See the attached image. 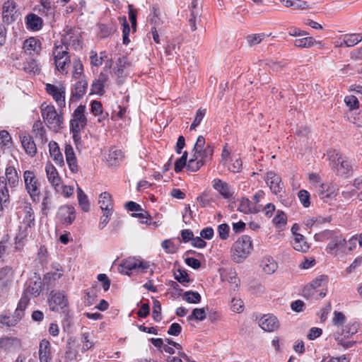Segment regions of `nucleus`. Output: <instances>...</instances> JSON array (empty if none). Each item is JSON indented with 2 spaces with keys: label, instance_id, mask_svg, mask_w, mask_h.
<instances>
[{
  "label": "nucleus",
  "instance_id": "nucleus-1",
  "mask_svg": "<svg viewBox=\"0 0 362 362\" xmlns=\"http://www.w3.org/2000/svg\"><path fill=\"white\" fill-rule=\"evenodd\" d=\"M7 182L11 188H14L18 185V174L13 166L7 167L5 171V176L0 177V213L3 210V203H6L9 199V193L6 185Z\"/></svg>",
  "mask_w": 362,
  "mask_h": 362
},
{
  "label": "nucleus",
  "instance_id": "nucleus-2",
  "mask_svg": "<svg viewBox=\"0 0 362 362\" xmlns=\"http://www.w3.org/2000/svg\"><path fill=\"white\" fill-rule=\"evenodd\" d=\"M251 238L243 235L238 238L232 247V259L237 263L243 262L252 250Z\"/></svg>",
  "mask_w": 362,
  "mask_h": 362
},
{
  "label": "nucleus",
  "instance_id": "nucleus-3",
  "mask_svg": "<svg viewBox=\"0 0 362 362\" xmlns=\"http://www.w3.org/2000/svg\"><path fill=\"white\" fill-rule=\"evenodd\" d=\"M41 113L43 119L49 129L56 131L61 127L63 122L62 117L57 112L53 105H47L45 107L42 105Z\"/></svg>",
  "mask_w": 362,
  "mask_h": 362
},
{
  "label": "nucleus",
  "instance_id": "nucleus-4",
  "mask_svg": "<svg viewBox=\"0 0 362 362\" xmlns=\"http://www.w3.org/2000/svg\"><path fill=\"white\" fill-rule=\"evenodd\" d=\"M25 187L27 192L30 196L33 201H39L40 194V184L38 182L34 172L25 170L23 173Z\"/></svg>",
  "mask_w": 362,
  "mask_h": 362
},
{
  "label": "nucleus",
  "instance_id": "nucleus-5",
  "mask_svg": "<svg viewBox=\"0 0 362 362\" xmlns=\"http://www.w3.org/2000/svg\"><path fill=\"white\" fill-rule=\"evenodd\" d=\"M86 107L79 105L74 112L73 117L70 122L71 130L74 134V138L76 139L81 129L86 125L87 119L84 115Z\"/></svg>",
  "mask_w": 362,
  "mask_h": 362
},
{
  "label": "nucleus",
  "instance_id": "nucleus-6",
  "mask_svg": "<svg viewBox=\"0 0 362 362\" xmlns=\"http://www.w3.org/2000/svg\"><path fill=\"white\" fill-rule=\"evenodd\" d=\"M49 309L52 311H59L68 305V300L64 291H52L48 300Z\"/></svg>",
  "mask_w": 362,
  "mask_h": 362
},
{
  "label": "nucleus",
  "instance_id": "nucleus-7",
  "mask_svg": "<svg viewBox=\"0 0 362 362\" xmlns=\"http://www.w3.org/2000/svg\"><path fill=\"white\" fill-rule=\"evenodd\" d=\"M80 344H78L74 339L69 338L67 340L66 345V351L64 353L65 362H74L78 360L81 357L78 353V348Z\"/></svg>",
  "mask_w": 362,
  "mask_h": 362
},
{
  "label": "nucleus",
  "instance_id": "nucleus-8",
  "mask_svg": "<svg viewBox=\"0 0 362 362\" xmlns=\"http://www.w3.org/2000/svg\"><path fill=\"white\" fill-rule=\"evenodd\" d=\"M47 92L51 95L59 107L65 106V87L62 85L57 86L52 84H47Z\"/></svg>",
  "mask_w": 362,
  "mask_h": 362
},
{
  "label": "nucleus",
  "instance_id": "nucleus-9",
  "mask_svg": "<svg viewBox=\"0 0 362 362\" xmlns=\"http://www.w3.org/2000/svg\"><path fill=\"white\" fill-rule=\"evenodd\" d=\"M265 182L274 194L281 193L284 189L281 178L274 172H267L265 175Z\"/></svg>",
  "mask_w": 362,
  "mask_h": 362
},
{
  "label": "nucleus",
  "instance_id": "nucleus-10",
  "mask_svg": "<svg viewBox=\"0 0 362 362\" xmlns=\"http://www.w3.org/2000/svg\"><path fill=\"white\" fill-rule=\"evenodd\" d=\"M346 240L342 235H334L327 244L326 250L329 254L337 253L338 250H341V252H346Z\"/></svg>",
  "mask_w": 362,
  "mask_h": 362
},
{
  "label": "nucleus",
  "instance_id": "nucleus-11",
  "mask_svg": "<svg viewBox=\"0 0 362 362\" xmlns=\"http://www.w3.org/2000/svg\"><path fill=\"white\" fill-rule=\"evenodd\" d=\"M259 325L267 332H274L279 329V323L277 318L273 315H264L259 320Z\"/></svg>",
  "mask_w": 362,
  "mask_h": 362
},
{
  "label": "nucleus",
  "instance_id": "nucleus-12",
  "mask_svg": "<svg viewBox=\"0 0 362 362\" xmlns=\"http://www.w3.org/2000/svg\"><path fill=\"white\" fill-rule=\"evenodd\" d=\"M32 132L40 147L41 146H43L47 142L48 139L46 135V129L42 121L37 120L34 122Z\"/></svg>",
  "mask_w": 362,
  "mask_h": 362
},
{
  "label": "nucleus",
  "instance_id": "nucleus-13",
  "mask_svg": "<svg viewBox=\"0 0 362 362\" xmlns=\"http://www.w3.org/2000/svg\"><path fill=\"white\" fill-rule=\"evenodd\" d=\"M21 142L25 153L30 157L37 153V146L33 140V136L24 134L20 136Z\"/></svg>",
  "mask_w": 362,
  "mask_h": 362
},
{
  "label": "nucleus",
  "instance_id": "nucleus-14",
  "mask_svg": "<svg viewBox=\"0 0 362 362\" xmlns=\"http://www.w3.org/2000/svg\"><path fill=\"white\" fill-rule=\"evenodd\" d=\"M59 42L66 47L67 49H69V47H71L75 49L78 47H81L78 35L75 34L71 30L66 32Z\"/></svg>",
  "mask_w": 362,
  "mask_h": 362
},
{
  "label": "nucleus",
  "instance_id": "nucleus-15",
  "mask_svg": "<svg viewBox=\"0 0 362 362\" xmlns=\"http://www.w3.org/2000/svg\"><path fill=\"white\" fill-rule=\"evenodd\" d=\"M45 172L47 180L52 187L56 188L61 185V177H59L57 169L51 163L49 162L46 164Z\"/></svg>",
  "mask_w": 362,
  "mask_h": 362
},
{
  "label": "nucleus",
  "instance_id": "nucleus-16",
  "mask_svg": "<svg viewBox=\"0 0 362 362\" xmlns=\"http://www.w3.org/2000/svg\"><path fill=\"white\" fill-rule=\"evenodd\" d=\"M38 354L40 362H52L51 346L49 341L43 339L40 341Z\"/></svg>",
  "mask_w": 362,
  "mask_h": 362
},
{
  "label": "nucleus",
  "instance_id": "nucleus-17",
  "mask_svg": "<svg viewBox=\"0 0 362 362\" xmlns=\"http://www.w3.org/2000/svg\"><path fill=\"white\" fill-rule=\"evenodd\" d=\"M61 221L64 225H71L76 218L75 209L71 206H64L59 209Z\"/></svg>",
  "mask_w": 362,
  "mask_h": 362
},
{
  "label": "nucleus",
  "instance_id": "nucleus-18",
  "mask_svg": "<svg viewBox=\"0 0 362 362\" xmlns=\"http://www.w3.org/2000/svg\"><path fill=\"white\" fill-rule=\"evenodd\" d=\"M15 3L13 1H6L2 8V18L7 24L14 21Z\"/></svg>",
  "mask_w": 362,
  "mask_h": 362
},
{
  "label": "nucleus",
  "instance_id": "nucleus-19",
  "mask_svg": "<svg viewBox=\"0 0 362 362\" xmlns=\"http://www.w3.org/2000/svg\"><path fill=\"white\" fill-rule=\"evenodd\" d=\"M108 76L105 74L100 73L98 78L93 81L91 86V92L93 93L98 94L100 95L104 93V86L108 81Z\"/></svg>",
  "mask_w": 362,
  "mask_h": 362
},
{
  "label": "nucleus",
  "instance_id": "nucleus-20",
  "mask_svg": "<svg viewBox=\"0 0 362 362\" xmlns=\"http://www.w3.org/2000/svg\"><path fill=\"white\" fill-rule=\"evenodd\" d=\"M138 259L135 257H129L124 259L118 267V271L119 273L129 275L130 271L137 269L139 264H137Z\"/></svg>",
  "mask_w": 362,
  "mask_h": 362
},
{
  "label": "nucleus",
  "instance_id": "nucleus-21",
  "mask_svg": "<svg viewBox=\"0 0 362 362\" xmlns=\"http://www.w3.org/2000/svg\"><path fill=\"white\" fill-rule=\"evenodd\" d=\"M213 187L223 198L230 199L233 197V192H232L230 187L228 183L223 182L221 180H214Z\"/></svg>",
  "mask_w": 362,
  "mask_h": 362
},
{
  "label": "nucleus",
  "instance_id": "nucleus-22",
  "mask_svg": "<svg viewBox=\"0 0 362 362\" xmlns=\"http://www.w3.org/2000/svg\"><path fill=\"white\" fill-rule=\"evenodd\" d=\"M23 49L25 52H28L29 54H31L32 52L37 54L41 50L40 41L35 37H30L25 40Z\"/></svg>",
  "mask_w": 362,
  "mask_h": 362
},
{
  "label": "nucleus",
  "instance_id": "nucleus-23",
  "mask_svg": "<svg viewBox=\"0 0 362 362\" xmlns=\"http://www.w3.org/2000/svg\"><path fill=\"white\" fill-rule=\"evenodd\" d=\"M351 170V166L346 160H343L339 156L337 158V165L336 166V173L338 175L347 177Z\"/></svg>",
  "mask_w": 362,
  "mask_h": 362
},
{
  "label": "nucleus",
  "instance_id": "nucleus-24",
  "mask_svg": "<svg viewBox=\"0 0 362 362\" xmlns=\"http://www.w3.org/2000/svg\"><path fill=\"white\" fill-rule=\"evenodd\" d=\"M261 267L264 272L268 274L275 272L278 268L277 263L271 257H264L261 260Z\"/></svg>",
  "mask_w": 362,
  "mask_h": 362
},
{
  "label": "nucleus",
  "instance_id": "nucleus-25",
  "mask_svg": "<svg viewBox=\"0 0 362 362\" xmlns=\"http://www.w3.org/2000/svg\"><path fill=\"white\" fill-rule=\"evenodd\" d=\"M49 148L50 156L53 158L55 163L60 165H64L63 156L60 152L58 144L55 141H50L49 143Z\"/></svg>",
  "mask_w": 362,
  "mask_h": 362
},
{
  "label": "nucleus",
  "instance_id": "nucleus-26",
  "mask_svg": "<svg viewBox=\"0 0 362 362\" xmlns=\"http://www.w3.org/2000/svg\"><path fill=\"white\" fill-rule=\"evenodd\" d=\"M11 276L10 274V270L8 269H2L0 270V291H6L11 284Z\"/></svg>",
  "mask_w": 362,
  "mask_h": 362
},
{
  "label": "nucleus",
  "instance_id": "nucleus-27",
  "mask_svg": "<svg viewBox=\"0 0 362 362\" xmlns=\"http://www.w3.org/2000/svg\"><path fill=\"white\" fill-rule=\"evenodd\" d=\"M26 24L28 28L33 30H39L42 28V20L36 14L30 13L26 16Z\"/></svg>",
  "mask_w": 362,
  "mask_h": 362
},
{
  "label": "nucleus",
  "instance_id": "nucleus-28",
  "mask_svg": "<svg viewBox=\"0 0 362 362\" xmlns=\"http://www.w3.org/2000/svg\"><path fill=\"white\" fill-rule=\"evenodd\" d=\"M81 342L83 344V346L81 349V351L84 353L85 351L90 349L93 347L95 343L93 341V334L91 332H83L81 334Z\"/></svg>",
  "mask_w": 362,
  "mask_h": 362
},
{
  "label": "nucleus",
  "instance_id": "nucleus-29",
  "mask_svg": "<svg viewBox=\"0 0 362 362\" xmlns=\"http://www.w3.org/2000/svg\"><path fill=\"white\" fill-rule=\"evenodd\" d=\"M88 87V83L86 80H81L76 83L71 89L72 97L81 98L86 93Z\"/></svg>",
  "mask_w": 362,
  "mask_h": 362
},
{
  "label": "nucleus",
  "instance_id": "nucleus-30",
  "mask_svg": "<svg viewBox=\"0 0 362 362\" xmlns=\"http://www.w3.org/2000/svg\"><path fill=\"white\" fill-rule=\"evenodd\" d=\"M42 289V281L40 278H37L35 281H30L29 285L24 293H28L36 297L38 296L41 292Z\"/></svg>",
  "mask_w": 362,
  "mask_h": 362
},
{
  "label": "nucleus",
  "instance_id": "nucleus-31",
  "mask_svg": "<svg viewBox=\"0 0 362 362\" xmlns=\"http://www.w3.org/2000/svg\"><path fill=\"white\" fill-rule=\"evenodd\" d=\"M294 45L300 48H310L315 45H321V42L315 40L312 37H305L296 39L294 41Z\"/></svg>",
  "mask_w": 362,
  "mask_h": 362
},
{
  "label": "nucleus",
  "instance_id": "nucleus-32",
  "mask_svg": "<svg viewBox=\"0 0 362 362\" xmlns=\"http://www.w3.org/2000/svg\"><path fill=\"white\" fill-rule=\"evenodd\" d=\"M292 245L293 248L299 252H306L309 249V245L302 235H296V238H293Z\"/></svg>",
  "mask_w": 362,
  "mask_h": 362
},
{
  "label": "nucleus",
  "instance_id": "nucleus-33",
  "mask_svg": "<svg viewBox=\"0 0 362 362\" xmlns=\"http://www.w3.org/2000/svg\"><path fill=\"white\" fill-rule=\"evenodd\" d=\"M68 49L66 47H64L63 45L60 44L59 42H57L54 44V47L53 50V56L54 59H65L66 56L69 55Z\"/></svg>",
  "mask_w": 362,
  "mask_h": 362
},
{
  "label": "nucleus",
  "instance_id": "nucleus-34",
  "mask_svg": "<svg viewBox=\"0 0 362 362\" xmlns=\"http://www.w3.org/2000/svg\"><path fill=\"white\" fill-rule=\"evenodd\" d=\"M269 35H266L264 33L250 34L246 37L245 40L248 46L253 47L260 44L266 37H269Z\"/></svg>",
  "mask_w": 362,
  "mask_h": 362
},
{
  "label": "nucleus",
  "instance_id": "nucleus-35",
  "mask_svg": "<svg viewBox=\"0 0 362 362\" xmlns=\"http://www.w3.org/2000/svg\"><path fill=\"white\" fill-rule=\"evenodd\" d=\"M362 41V35L360 33L346 34L344 35V42L346 47H354Z\"/></svg>",
  "mask_w": 362,
  "mask_h": 362
},
{
  "label": "nucleus",
  "instance_id": "nucleus-36",
  "mask_svg": "<svg viewBox=\"0 0 362 362\" xmlns=\"http://www.w3.org/2000/svg\"><path fill=\"white\" fill-rule=\"evenodd\" d=\"M77 194L78 203L82 210L85 212L88 211L90 209V204L86 194L79 187L77 189Z\"/></svg>",
  "mask_w": 362,
  "mask_h": 362
},
{
  "label": "nucleus",
  "instance_id": "nucleus-37",
  "mask_svg": "<svg viewBox=\"0 0 362 362\" xmlns=\"http://www.w3.org/2000/svg\"><path fill=\"white\" fill-rule=\"evenodd\" d=\"M204 160H201L199 156L193 155V158H191L187 165V169L191 172L197 171L202 165H204Z\"/></svg>",
  "mask_w": 362,
  "mask_h": 362
},
{
  "label": "nucleus",
  "instance_id": "nucleus-38",
  "mask_svg": "<svg viewBox=\"0 0 362 362\" xmlns=\"http://www.w3.org/2000/svg\"><path fill=\"white\" fill-rule=\"evenodd\" d=\"M54 63L57 69L62 74H66L68 71V67L71 63L70 57L66 56L63 59H54Z\"/></svg>",
  "mask_w": 362,
  "mask_h": 362
},
{
  "label": "nucleus",
  "instance_id": "nucleus-39",
  "mask_svg": "<svg viewBox=\"0 0 362 362\" xmlns=\"http://www.w3.org/2000/svg\"><path fill=\"white\" fill-rule=\"evenodd\" d=\"M183 299L189 303H199L201 301V296L196 291H186L184 293Z\"/></svg>",
  "mask_w": 362,
  "mask_h": 362
},
{
  "label": "nucleus",
  "instance_id": "nucleus-40",
  "mask_svg": "<svg viewBox=\"0 0 362 362\" xmlns=\"http://www.w3.org/2000/svg\"><path fill=\"white\" fill-rule=\"evenodd\" d=\"M214 153V149L210 145H207L206 147L202 149V151L197 153V156L201 160H204V163L211 158Z\"/></svg>",
  "mask_w": 362,
  "mask_h": 362
},
{
  "label": "nucleus",
  "instance_id": "nucleus-41",
  "mask_svg": "<svg viewBox=\"0 0 362 362\" xmlns=\"http://www.w3.org/2000/svg\"><path fill=\"white\" fill-rule=\"evenodd\" d=\"M99 204L101 210L112 206L110 194L107 192L101 193L99 197Z\"/></svg>",
  "mask_w": 362,
  "mask_h": 362
},
{
  "label": "nucleus",
  "instance_id": "nucleus-42",
  "mask_svg": "<svg viewBox=\"0 0 362 362\" xmlns=\"http://www.w3.org/2000/svg\"><path fill=\"white\" fill-rule=\"evenodd\" d=\"M206 310L204 308H194L192 314L187 317L188 320H198L202 321L206 318Z\"/></svg>",
  "mask_w": 362,
  "mask_h": 362
},
{
  "label": "nucleus",
  "instance_id": "nucleus-43",
  "mask_svg": "<svg viewBox=\"0 0 362 362\" xmlns=\"http://www.w3.org/2000/svg\"><path fill=\"white\" fill-rule=\"evenodd\" d=\"M25 216L24 218V222L26 223L27 226L30 228L33 226L35 224L34 211L30 205L26 206L25 207Z\"/></svg>",
  "mask_w": 362,
  "mask_h": 362
},
{
  "label": "nucleus",
  "instance_id": "nucleus-44",
  "mask_svg": "<svg viewBox=\"0 0 362 362\" xmlns=\"http://www.w3.org/2000/svg\"><path fill=\"white\" fill-rule=\"evenodd\" d=\"M174 276L178 282L183 285L190 281L189 276L185 270L177 269L174 272Z\"/></svg>",
  "mask_w": 362,
  "mask_h": 362
},
{
  "label": "nucleus",
  "instance_id": "nucleus-45",
  "mask_svg": "<svg viewBox=\"0 0 362 362\" xmlns=\"http://www.w3.org/2000/svg\"><path fill=\"white\" fill-rule=\"evenodd\" d=\"M357 330H358V325L356 324H355V323L348 324L342 329L341 335L344 338H349V337H351L353 334H354L355 333H356Z\"/></svg>",
  "mask_w": 362,
  "mask_h": 362
},
{
  "label": "nucleus",
  "instance_id": "nucleus-46",
  "mask_svg": "<svg viewBox=\"0 0 362 362\" xmlns=\"http://www.w3.org/2000/svg\"><path fill=\"white\" fill-rule=\"evenodd\" d=\"M226 280L230 284L234 285V288H238L240 284V279L237 276V274L234 271H229L224 276Z\"/></svg>",
  "mask_w": 362,
  "mask_h": 362
},
{
  "label": "nucleus",
  "instance_id": "nucleus-47",
  "mask_svg": "<svg viewBox=\"0 0 362 362\" xmlns=\"http://www.w3.org/2000/svg\"><path fill=\"white\" fill-rule=\"evenodd\" d=\"M187 152L185 151L182 156L178 158L175 163V171L176 173H180L182 171L185 166L187 167Z\"/></svg>",
  "mask_w": 362,
  "mask_h": 362
},
{
  "label": "nucleus",
  "instance_id": "nucleus-48",
  "mask_svg": "<svg viewBox=\"0 0 362 362\" xmlns=\"http://www.w3.org/2000/svg\"><path fill=\"white\" fill-rule=\"evenodd\" d=\"M152 317L156 322L161 320V305L158 300H153Z\"/></svg>",
  "mask_w": 362,
  "mask_h": 362
},
{
  "label": "nucleus",
  "instance_id": "nucleus-49",
  "mask_svg": "<svg viewBox=\"0 0 362 362\" xmlns=\"http://www.w3.org/2000/svg\"><path fill=\"white\" fill-rule=\"evenodd\" d=\"M344 103L350 110H356L359 107V102L354 95H348L344 98Z\"/></svg>",
  "mask_w": 362,
  "mask_h": 362
},
{
  "label": "nucleus",
  "instance_id": "nucleus-50",
  "mask_svg": "<svg viewBox=\"0 0 362 362\" xmlns=\"http://www.w3.org/2000/svg\"><path fill=\"white\" fill-rule=\"evenodd\" d=\"M238 210L244 214H249L252 212L250 208V201L247 198H242L240 201Z\"/></svg>",
  "mask_w": 362,
  "mask_h": 362
},
{
  "label": "nucleus",
  "instance_id": "nucleus-51",
  "mask_svg": "<svg viewBox=\"0 0 362 362\" xmlns=\"http://www.w3.org/2000/svg\"><path fill=\"white\" fill-rule=\"evenodd\" d=\"M346 322V317L341 313L339 311H334V317L332 319V322L335 326L339 327L343 325Z\"/></svg>",
  "mask_w": 362,
  "mask_h": 362
},
{
  "label": "nucleus",
  "instance_id": "nucleus-52",
  "mask_svg": "<svg viewBox=\"0 0 362 362\" xmlns=\"http://www.w3.org/2000/svg\"><path fill=\"white\" fill-rule=\"evenodd\" d=\"M218 233L221 240H226L228 238L230 228L228 224L222 223L218 226Z\"/></svg>",
  "mask_w": 362,
  "mask_h": 362
},
{
  "label": "nucleus",
  "instance_id": "nucleus-53",
  "mask_svg": "<svg viewBox=\"0 0 362 362\" xmlns=\"http://www.w3.org/2000/svg\"><path fill=\"white\" fill-rule=\"evenodd\" d=\"M24 70L27 73H33L35 74L36 72L39 71L38 65L35 60L32 59L30 61H28L23 67Z\"/></svg>",
  "mask_w": 362,
  "mask_h": 362
},
{
  "label": "nucleus",
  "instance_id": "nucleus-54",
  "mask_svg": "<svg viewBox=\"0 0 362 362\" xmlns=\"http://www.w3.org/2000/svg\"><path fill=\"white\" fill-rule=\"evenodd\" d=\"M204 115H205V110L199 109L197 110L195 119L190 126V130L195 129V128L198 125H199V124L201 123L202 120L203 119Z\"/></svg>",
  "mask_w": 362,
  "mask_h": 362
},
{
  "label": "nucleus",
  "instance_id": "nucleus-55",
  "mask_svg": "<svg viewBox=\"0 0 362 362\" xmlns=\"http://www.w3.org/2000/svg\"><path fill=\"white\" fill-rule=\"evenodd\" d=\"M298 197L304 207H308L310 206V194L306 190H300Z\"/></svg>",
  "mask_w": 362,
  "mask_h": 362
},
{
  "label": "nucleus",
  "instance_id": "nucleus-56",
  "mask_svg": "<svg viewBox=\"0 0 362 362\" xmlns=\"http://www.w3.org/2000/svg\"><path fill=\"white\" fill-rule=\"evenodd\" d=\"M202 13H198L197 11L190 12V18L189 19V24L192 31H195L197 28V20L200 18Z\"/></svg>",
  "mask_w": 362,
  "mask_h": 362
},
{
  "label": "nucleus",
  "instance_id": "nucleus-57",
  "mask_svg": "<svg viewBox=\"0 0 362 362\" xmlns=\"http://www.w3.org/2000/svg\"><path fill=\"white\" fill-rule=\"evenodd\" d=\"M126 64V59L124 57H120L118 59L117 62V69L115 71V74L117 75V76H121L123 74L124 68Z\"/></svg>",
  "mask_w": 362,
  "mask_h": 362
},
{
  "label": "nucleus",
  "instance_id": "nucleus-58",
  "mask_svg": "<svg viewBox=\"0 0 362 362\" xmlns=\"http://www.w3.org/2000/svg\"><path fill=\"white\" fill-rule=\"evenodd\" d=\"M273 222L276 225L285 224L286 223V214L281 211H278L273 219Z\"/></svg>",
  "mask_w": 362,
  "mask_h": 362
},
{
  "label": "nucleus",
  "instance_id": "nucleus-59",
  "mask_svg": "<svg viewBox=\"0 0 362 362\" xmlns=\"http://www.w3.org/2000/svg\"><path fill=\"white\" fill-rule=\"evenodd\" d=\"M204 146H205V139L202 136H199L197 139V141L194 144V148H193V151L194 152V156L197 155V153L198 151H202V149L205 148Z\"/></svg>",
  "mask_w": 362,
  "mask_h": 362
},
{
  "label": "nucleus",
  "instance_id": "nucleus-60",
  "mask_svg": "<svg viewBox=\"0 0 362 362\" xmlns=\"http://www.w3.org/2000/svg\"><path fill=\"white\" fill-rule=\"evenodd\" d=\"M123 152L119 149H111L109 153V158L115 161L120 160L123 158Z\"/></svg>",
  "mask_w": 362,
  "mask_h": 362
},
{
  "label": "nucleus",
  "instance_id": "nucleus-61",
  "mask_svg": "<svg viewBox=\"0 0 362 362\" xmlns=\"http://www.w3.org/2000/svg\"><path fill=\"white\" fill-rule=\"evenodd\" d=\"M362 264V256L356 257L354 262L346 269V272L347 274H351L354 270H355L358 267H359Z\"/></svg>",
  "mask_w": 362,
  "mask_h": 362
},
{
  "label": "nucleus",
  "instance_id": "nucleus-62",
  "mask_svg": "<svg viewBox=\"0 0 362 362\" xmlns=\"http://www.w3.org/2000/svg\"><path fill=\"white\" fill-rule=\"evenodd\" d=\"M180 49V45H177L175 42H170L165 48V52L168 55L177 54Z\"/></svg>",
  "mask_w": 362,
  "mask_h": 362
},
{
  "label": "nucleus",
  "instance_id": "nucleus-63",
  "mask_svg": "<svg viewBox=\"0 0 362 362\" xmlns=\"http://www.w3.org/2000/svg\"><path fill=\"white\" fill-rule=\"evenodd\" d=\"M91 112L95 116L101 114L103 112V107L101 103L97 100H93L91 103Z\"/></svg>",
  "mask_w": 362,
  "mask_h": 362
},
{
  "label": "nucleus",
  "instance_id": "nucleus-64",
  "mask_svg": "<svg viewBox=\"0 0 362 362\" xmlns=\"http://www.w3.org/2000/svg\"><path fill=\"white\" fill-rule=\"evenodd\" d=\"M243 303L240 299H233L231 301V308L234 312L241 313L243 311Z\"/></svg>",
  "mask_w": 362,
  "mask_h": 362
}]
</instances>
